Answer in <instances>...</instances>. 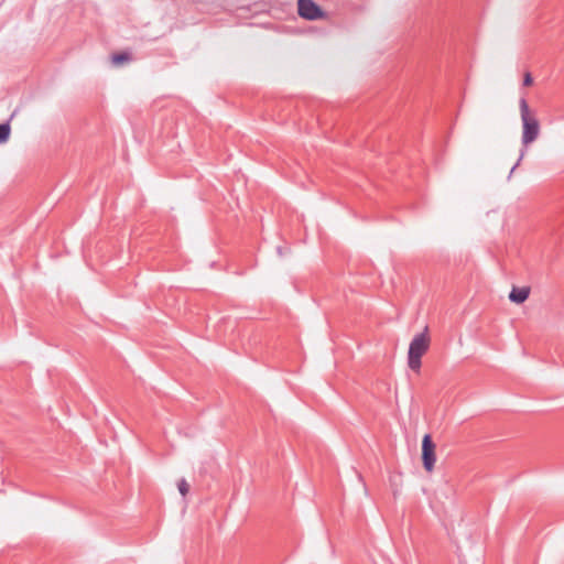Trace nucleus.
Returning a JSON list of instances; mask_svg holds the SVG:
<instances>
[{
  "label": "nucleus",
  "instance_id": "obj_1",
  "mask_svg": "<svg viewBox=\"0 0 564 564\" xmlns=\"http://www.w3.org/2000/svg\"><path fill=\"white\" fill-rule=\"evenodd\" d=\"M431 345V337L429 334V328L425 327L424 330L417 335H415L410 343L409 352H408V365L411 370L419 372L421 369V359L427 352Z\"/></svg>",
  "mask_w": 564,
  "mask_h": 564
},
{
  "label": "nucleus",
  "instance_id": "obj_2",
  "mask_svg": "<svg viewBox=\"0 0 564 564\" xmlns=\"http://www.w3.org/2000/svg\"><path fill=\"white\" fill-rule=\"evenodd\" d=\"M520 111L523 124V143L529 144L533 142L539 135V122L534 115L531 112L525 99L520 100Z\"/></svg>",
  "mask_w": 564,
  "mask_h": 564
},
{
  "label": "nucleus",
  "instance_id": "obj_3",
  "mask_svg": "<svg viewBox=\"0 0 564 564\" xmlns=\"http://www.w3.org/2000/svg\"><path fill=\"white\" fill-rule=\"evenodd\" d=\"M422 463L427 473L434 470L436 463V445L430 434L424 435L422 440Z\"/></svg>",
  "mask_w": 564,
  "mask_h": 564
},
{
  "label": "nucleus",
  "instance_id": "obj_4",
  "mask_svg": "<svg viewBox=\"0 0 564 564\" xmlns=\"http://www.w3.org/2000/svg\"><path fill=\"white\" fill-rule=\"evenodd\" d=\"M299 14L308 20L321 17L319 8L311 0H299Z\"/></svg>",
  "mask_w": 564,
  "mask_h": 564
},
{
  "label": "nucleus",
  "instance_id": "obj_5",
  "mask_svg": "<svg viewBox=\"0 0 564 564\" xmlns=\"http://www.w3.org/2000/svg\"><path fill=\"white\" fill-rule=\"evenodd\" d=\"M529 288H513L509 294V299L514 303L521 304L529 297Z\"/></svg>",
  "mask_w": 564,
  "mask_h": 564
},
{
  "label": "nucleus",
  "instance_id": "obj_6",
  "mask_svg": "<svg viewBox=\"0 0 564 564\" xmlns=\"http://www.w3.org/2000/svg\"><path fill=\"white\" fill-rule=\"evenodd\" d=\"M129 59H130V57L127 53H118V54L112 55V63L115 65H121Z\"/></svg>",
  "mask_w": 564,
  "mask_h": 564
},
{
  "label": "nucleus",
  "instance_id": "obj_7",
  "mask_svg": "<svg viewBox=\"0 0 564 564\" xmlns=\"http://www.w3.org/2000/svg\"><path fill=\"white\" fill-rule=\"evenodd\" d=\"M10 135V126L9 124H0V143L6 142Z\"/></svg>",
  "mask_w": 564,
  "mask_h": 564
},
{
  "label": "nucleus",
  "instance_id": "obj_8",
  "mask_svg": "<svg viewBox=\"0 0 564 564\" xmlns=\"http://www.w3.org/2000/svg\"><path fill=\"white\" fill-rule=\"evenodd\" d=\"M178 490L182 496H186L189 490V485L185 479H181L177 484Z\"/></svg>",
  "mask_w": 564,
  "mask_h": 564
},
{
  "label": "nucleus",
  "instance_id": "obj_9",
  "mask_svg": "<svg viewBox=\"0 0 564 564\" xmlns=\"http://www.w3.org/2000/svg\"><path fill=\"white\" fill-rule=\"evenodd\" d=\"M533 84V78L530 75V73H527L523 78V85L524 86H531Z\"/></svg>",
  "mask_w": 564,
  "mask_h": 564
}]
</instances>
